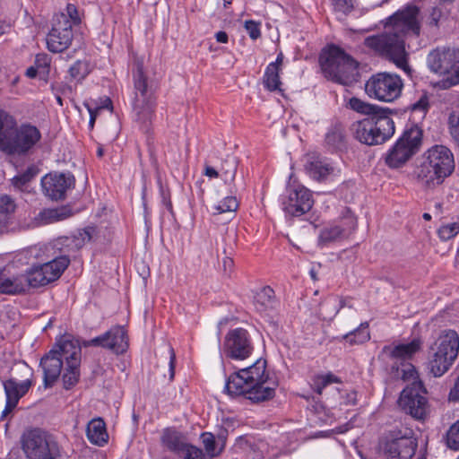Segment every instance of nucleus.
Here are the masks:
<instances>
[{"label":"nucleus","instance_id":"14","mask_svg":"<svg viewBox=\"0 0 459 459\" xmlns=\"http://www.w3.org/2000/svg\"><path fill=\"white\" fill-rule=\"evenodd\" d=\"M225 389L232 396L244 395L253 403L267 401L274 396L273 388L257 389V387H252L241 369L229 377Z\"/></svg>","mask_w":459,"mask_h":459},{"label":"nucleus","instance_id":"29","mask_svg":"<svg viewBox=\"0 0 459 459\" xmlns=\"http://www.w3.org/2000/svg\"><path fill=\"white\" fill-rule=\"evenodd\" d=\"M15 209L16 204L10 195L0 196V235L8 232L13 224Z\"/></svg>","mask_w":459,"mask_h":459},{"label":"nucleus","instance_id":"25","mask_svg":"<svg viewBox=\"0 0 459 459\" xmlns=\"http://www.w3.org/2000/svg\"><path fill=\"white\" fill-rule=\"evenodd\" d=\"M40 366L44 372L45 386H52L59 377L63 368V360L61 357L57 356L56 350H51L41 359Z\"/></svg>","mask_w":459,"mask_h":459},{"label":"nucleus","instance_id":"33","mask_svg":"<svg viewBox=\"0 0 459 459\" xmlns=\"http://www.w3.org/2000/svg\"><path fill=\"white\" fill-rule=\"evenodd\" d=\"M161 442L169 451L176 454L181 453L189 445L180 432L170 429L164 430Z\"/></svg>","mask_w":459,"mask_h":459},{"label":"nucleus","instance_id":"9","mask_svg":"<svg viewBox=\"0 0 459 459\" xmlns=\"http://www.w3.org/2000/svg\"><path fill=\"white\" fill-rule=\"evenodd\" d=\"M21 443L28 459H56L59 456L57 443L40 429L25 430Z\"/></svg>","mask_w":459,"mask_h":459},{"label":"nucleus","instance_id":"36","mask_svg":"<svg viewBox=\"0 0 459 459\" xmlns=\"http://www.w3.org/2000/svg\"><path fill=\"white\" fill-rule=\"evenodd\" d=\"M238 169V160L233 156H228L221 163L220 174L224 182L230 186V193L236 192L234 180Z\"/></svg>","mask_w":459,"mask_h":459},{"label":"nucleus","instance_id":"4","mask_svg":"<svg viewBox=\"0 0 459 459\" xmlns=\"http://www.w3.org/2000/svg\"><path fill=\"white\" fill-rule=\"evenodd\" d=\"M319 60L325 75L332 81L347 86L359 81L358 63L339 47L330 46Z\"/></svg>","mask_w":459,"mask_h":459},{"label":"nucleus","instance_id":"8","mask_svg":"<svg viewBox=\"0 0 459 459\" xmlns=\"http://www.w3.org/2000/svg\"><path fill=\"white\" fill-rule=\"evenodd\" d=\"M422 132L414 126L404 131L403 135L386 152L385 164L391 169H398L405 165L420 150Z\"/></svg>","mask_w":459,"mask_h":459},{"label":"nucleus","instance_id":"6","mask_svg":"<svg viewBox=\"0 0 459 459\" xmlns=\"http://www.w3.org/2000/svg\"><path fill=\"white\" fill-rule=\"evenodd\" d=\"M417 447L413 430L403 427L384 433L378 442L379 453L385 459H411Z\"/></svg>","mask_w":459,"mask_h":459},{"label":"nucleus","instance_id":"34","mask_svg":"<svg viewBox=\"0 0 459 459\" xmlns=\"http://www.w3.org/2000/svg\"><path fill=\"white\" fill-rule=\"evenodd\" d=\"M349 107L362 115H366L368 117H377L378 115H382L384 113H387L389 111L388 108H383L378 107L377 105L370 104L361 100L357 97H352L349 100Z\"/></svg>","mask_w":459,"mask_h":459},{"label":"nucleus","instance_id":"20","mask_svg":"<svg viewBox=\"0 0 459 459\" xmlns=\"http://www.w3.org/2000/svg\"><path fill=\"white\" fill-rule=\"evenodd\" d=\"M458 52L450 48H437L428 56V65L429 69L438 74H446L450 72L455 75V63Z\"/></svg>","mask_w":459,"mask_h":459},{"label":"nucleus","instance_id":"38","mask_svg":"<svg viewBox=\"0 0 459 459\" xmlns=\"http://www.w3.org/2000/svg\"><path fill=\"white\" fill-rule=\"evenodd\" d=\"M333 383H341V379L329 372L327 374H318L311 379V388L317 394H322L323 390L329 385Z\"/></svg>","mask_w":459,"mask_h":459},{"label":"nucleus","instance_id":"24","mask_svg":"<svg viewBox=\"0 0 459 459\" xmlns=\"http://www.w3.org/2000/svg\"><path fill=\"white\" fill-rule=\"evenodd\" d=\"M241 370L252 387H257V389L273 388L275 393V386L277 385L275 382L273 383L272 386L264 385L269 380L268 373H266V360L259 359L252 366Z\"/></svg>","mask_w":459,"mask_h":459},{"label":"nucleus","instance_id":"57","mask_svg":"<svg viewBox=\"0 0 459 459\" xmlns=\"http://www.w3.org/2000/svg\"><path fill=\"white\" fill-rule=\"evenodd\" d=\"M82 345L84 347L96 346V347H102V348L106 349V336H105V333H103V334H101L100 336H97L95 338H92L91 340L83 341Z\"/></svg>","mask_w":459,"mask_h":459},{"label":"nucleus","instance_id":"58","mask_svg":"<svg viewBox=\"0 0 459 459\" xmlns=\"http://www.w3.org/2000/svg\"><path fill=\"white\" fill-rule=\"evenodd\" d=\"M216 443L218 447L220 448V453L221 454L226 446V442L228 438V431L227 429H223L220 430V432L215 437Z\"/></svg>","mask_w":459,"mask_h":459},{"label":"nucleus","instance_id":"48","mask_svg":"<svg viewBox=\"0 0 459 459\" xmlns=\"http://www.w3.org/2000/svg\"><path fill=\"white\" fill-rule=\"evenodd\" d=\"M429 108V101L427 94H422L420 99L411 105V113L419 114L420 118H423Z\"/></svg>","mask_w":459,"mask_h":459},{"label":"nucleus","instance_id":"51","mask_svg":"<svg viewBox=\"0 0 459 459\" xmlns=\"http://www.w3.org/2000/svg\"><path fill=\"white\" fill-rule=\"evenodd\" d=\"M334 10L344 14L351 12L354 7V0H332Z\"/></svg>","mask_w":459,"mask_h":459},{"label":"nucleus","instance_id":"50","mask_svg":"<svg viewBox=\"0 0 459 459\" xmlns=\"http://www.w3.org/2000/svg\"><path fill=\"white\" fill-rule=\"evenodd\" d=\"M42 214H48L49 218L54 221H60L69 217L71 215V211L66 207H62L58 209L45 210Z\"/></svg>","mask_w":459,"mask_h":459},{"label":"nucleus","instance_id":"49","mask_svg":"<svg viewBox=\"0 0 459 459\" xmlns=\"http://www.w3.org/2000/svg\"><path fill=\"white\" fill-rule=\"evenodd\" d=\"M459 233V222H453L441 226L437 234L438 237L443 240L446 241L455 238Z\"/></svg>","mask_w":459,"mask_h":459},{"label":"nucleus","instance_id":"30","mask_svg":"<svg viewBox=\"0 0 459 459\" xmlns=\"http://www.w3.org/2000/svg\"><path fill=\"white\" fill-rule=\"evenodd\" d=\"M106 349L119 354L127 349V336L124 327L117 325L105 333Z\"/></svg>","mask_w":459,"mask_h":459},{"label":"nucleus","instance_id":"63","mask_svg":"<svg viewBox=\"0 0 459 459\" xmlns=\"http://www.w3.org/2000/svg\"><path fill=\"white\" fill-rule=\"evenodd\" d=\"M204 175L209 178H218L220 174V171L216 170L214 168L211 166H206L204 170Z\"/></svg>","mask_w":459,"mask_h":459},{"label":"nucleus","instance_id":"18","mask_svg":"<svg viewBox=\"0 0 459 459\" xmlns=\"http://www.w3.org/2000/svg\"><path fill=\"white\" fill-rule=\"evenodd\" d=\"M313 204L311 192L302 186L289 187L287 196L282 201L284 212L296 217L309 212Z\"/></svg>","mask_w":459,"mask_h":459},{"label":"nucleus","instance_id":"37","mask_svg":"<svg viewBox=\"0 0 459 459\" xmlns=\"http://www.w3.org/2000/svg\"><path fill=\"white\" fill-rule=\"evenodd\" d=\"M342 339L351 345L362 344L368 342L370 339L368 323H361L359 327L342 335Z\"/></svg>","mask_w":459,"mask_h":459},{"label":"nucleus","instance_id":"45","mask_svg":"<svg viewBox=\"0 0 459 459\" xmlns=\"http://www.w3.org/2000/svg\"><path fill=\"white\" fill-rule=\"evenodd\" d=\"M238 207V202L235 196H227L220 203L213 205L214 213H223L227 212H236Z\"/></svg>","mask_w":459,"mask_h":459},{"label":"nucleus","instance_id":"64","mask_svg":"<svg viewBox=\"0 0 459 459\" xmlns=\"http://www.w3.org/2000/svg\"><path fill=\"white\" fill-rule=\"evenodd\" d=\"M216 40L220 43H227L229 37L225 31H218L215 34Z\"/></svg>","mask_w":459,"mask_h":459},{"label":"nucleus","instance_id":"2","mask_svg":"<svg viewBox=\"0 0 459 459\" xmlns=\"http://www.w3.org/2000/svg\"><path fill=\"white\" fill-rule=\"evenodd\" d=\"M133 79L134 86L133 100L134 119L141 131L144 134H150L155 117L158 83L155 80L146 76L143 72V63L142 60L134 62Z\"/></svg>","mask_w":459,"mask_h":459},{"label":"nucleus","instance_id":"17","mask_svg":"<svg viewBox=\"0 0 459 459\" xmlns=\"http://www.w3.org/2000/svg\"><path fill=\"white\" fill-rule=\"evenodd\" d=\"M75 185V178L70 172L49 173L41 179L43 193L51 200H64L67 191L73 189Z\"/></svg>","mask_w":459,"mask_h":459},{"label":"nucleus","instance_id":"39","mask_svg":"<svg viewBox=\"0 0 459 459\" xmlns=\"http://www.w3.org/2000/svg\"><path fill=\"white\" fill-rule=\"evenodd\" d=\"M280 71L281 69L277 68L274 65H267L264 74V85L268 91H274L281 90L280 86L281 82L279 76Z\"/></svg>","mask_w":459,"mask_h":459},{"label":"nucleus","instance_id":"32","mask_svg":"<svg viewBox=\"0 0 459 459\" xmlns=\"http://www.w3.org/2000/svg\"><path fill=\"white\" fill-rule=\"evenodd\" d=\"M87 437L91 444L103 446L108 439L106 424L100 418L91 420L87 426Z\"/></svg>","mask_w":459,"mask_h":459},{"label":"nucleus","instance_id":"56","mask_svg":"<svg viewBox=\"0 0 459 459\" xmlns=\"http://www.w3.org/2000/svg\"><path fill=\"white\" fill-rule=\"evenodd\" d=\"M245 29L252 39H257L261 36L259 23L252 20L245 22Z\"/></svg>","mask_w":459,"mask_h":459},{"label":"nucleus","instance_id":"35","mask_svg":"<svg viewBox=\"0 0 459 459\" xmlns=\"http://www.w3.org/2000/svg\"><path fill=\"white\" fill-rule=\"evenodd\" d=\"M275 303L274 290L270 286L262 288L255 296V308L261 313L273 309Z\"/></svg>","mask_w":459,"mask_h":459},{"label":"nucleus","instance_id":"52","mask_svg":"<svg viewBox=\"0 0 459 459\" xmlns=\"http://www.w3.org/2000/svg\"><path fill=\"white\" fill-rule=\"evenodd\" d=\"M50 60L46 54H39L35 58V67L38 68L39 74H47L48 73Z\"/></svg>","mask_w":459,"mask_h":459},{"label":"nucleus","instance_id":"1","mask_svg":"<svg viewBox=\"0 0 459 459\" xmlns=\"http://www.w3.org/2000/svg\"><path fill=\"white\" fill-rule=\"evenodd\" d=\"M419 14L420 9L413 4L399 9L385 20V30L367 37L364 39V45L409 74L411 69L408 64L405 39L410 35L416 37L420 35Z\"/></svg>","mask_w":459,"mask_h":459},{"label":"nucleus","instance_id":"42","mask_svg":"<svg viewBox=\"0 0 459 459\" xmlns=\"http://www.w3.org/2000/svg\"><path fill=\"white\" fill-rule=\"evenodd\" d=\"M329 305L333 307V312L330 315L331 318L334 317L342 308L345 307H352L350 298L333 297L330 298L325 304L322 305L321 310L325 311Z\"/></svg>","mask_w":459,"mask_h":459},{"label":"nucleus","instance_id":"15","mask_svg":"<svg viewBox=\"0 0 459 459\" xmlns=\"http://www.w3.org/2000/svg\"><path fill=\"white\" fill-rule=\"evenodd\" d=\"M73 38V29L67 15L63 13L55 14L52 28L47 36L48 49L53 53L63 52L70 47Z\"/></svg>","mask_w":459,"mask_h":459},{"label":"nucleus","instance_id":"55","mask_svg":"<svg viewBox=\"0 0 459 459\" xmlns=\"http://www.w3.org/2000/svg\"><path fill=\"white\" fill-rule=\"evenodd\" d=\"M66 14L69 22H71V28L73 29V25H78L81 23V18L77 10V7L74 4H68L66 6Z\"/></svg>","mask_w":459,"mask_h":459},{"label":"nucleus","instance_id":"54","mask_svg":"<svg viewBox=\"0 0 459 459\" xmlns=\"http://www.w3.org/2000/svg\"><path fill=\"white\" fill-rule=\"evenodd\" d=\"M181 452L185 454L184 459H204L202 449L190 444Z\"/></svg>","mask_w":459,"mask_h":459},{"label":"nucleus","instance_id":"5","mask_svg":"<svg viewBox=\"0 0 459 459\" xmlns=\"http://www.w3.org/2000/svg\"><path fill=\"white\" fill-rule=\"evenodd\" d=\"M389 111L377 117H368L356 121L351 132L356 140L366 145L382 144L394 134V123Z\"/></svg>","mask_w":459,"mask_h":459},{"label":"nucleus","instance_id":"19","mask_svg":"<svg viewBox=\"0 0 459 459\" xmlns=\"http://www.w3.org/2000/svg\"><path fill=\"white\" fill-rule=\"evenodd\" d=\"M95 229L92 227L85 228L78 232L77 235L61 237L56 240V247L59 249L61 255L53 260H60L65 258L67 266L70 264L71 257L90 241L92 238Z\"/></svg>","mask_w":459,"mask_h":459},{"label":"nucleus","instance_id":"44","mask_svg":"<svg viewBox=\"0 0 459 459\" xmlns=\"http://www.w3.org/2000/svg\"><path fill=\"white\" fill-rule=\"evenodd\" d=\"M79 377H80L79 366L73 367L72 364L66 365L65 373L63 375L64 387L65 389L72 388L78 382Z\"/></svg>","mask_w":459,"mask_h":459},{"label":"nucleus","instance_id":"16","mask_svg":"<svg viewBox=\"0 0 459 459\" xmlns=\"http://www.w3.org/2000/svg\"><path fill=\"white\" fill-rule=\"evenodd\" d=\"M223 349L227 357L242 360L251 355L254 347L248 332L244 328H236L226 334Z\"/></svg>","mask_w":459,"mask_h":459},{"label":"nucleus","instance_id":"62","mask_svg":"<svg viewBox=\"0 0 459 459\" xmlns=\"http://www.w3.org/2000/svg\"><path fill=\"white\" fill-rule=\"evenodd\" d=\"M176 355L172 348L169 349V379L172 380L175 375Z\"/></svg>","mask_w":459,"mask_h":459},{"label":"nucleus","instance_id":"53","mask_svg":"<svg viewBox=\"0 0 459 459\" xmlns=\"http://www.w3.org/2000/svg\"><path fill=\"white\" fill-rule=\"evenodd\" d=\"M402 365L403 368H402L401 376L403 380H411V383H413L414 381H420L418 378V373L413 365H411V363Z\"/></svg>","mask_w":459,"mask_h":459},{"label":"nucleus","instance_id":"12","mask_svg":"<svg viewBox=\"0 0 459 459\" xmlns=\"http://www.w3.org/2000/svg\"><path fill=\"white\" fill-rule=\"evenodd\" d=\"M67 268V260H51L42 264L30 267L26 273L21 274L25 283V292L30 288L45 286L57 280Z\"/></svg>","mask_w":459,"mask_h":459},{"label":"nucleus","instance_id":"47","mask_svg":"<svg viewBox=\"0 0 459 459\" xmlns=\"http://www.w3.org/2000/svg\"><path fill=\"white\" fill-rule=\"evenodd\" d=\"M38 173V169L35 166H30L27 168V169L20 174L15 176L13 178V184L16 187H22L27 183H29Z\"/></svg>","mask_w":459,"mask_h":459},{"label":"nucleus","instance_id":"27","mask_svg":"<svg viewBox=\"0 0 459 459\" xmlns=\"http://www.w3.org/2000/svg\"><path fill=\"white\" fill-rule=\"evenodd\" d=\"M21 274L0 271V294L19 295L25 293V283Z\"/></svg>","mask_w":459,"mask_h":459},{"label":"nucleus","instance_id":"60","mask_svg":"<svg viewBox=\"0 0 459 459\" xmlns=\"http://www.w3.org/2000/svg\"><path fill=\"white\" fill-rule=\"evenodd\" d=\"M357 392L355 390H351L342 396V403L345 405H355L357 403Z\"/></svg>","mask_w":459,"mask_h":459},{"label":"nucleus","instance_id":"22","mask_svg":"<svg viewBox=\"0 0 459 459\" xmlns=\"http://www.w3.org/2000/svg\"><path fill=\"white\" fill-rule=\"evenodd\" d=\"M357 226L356 219L350 215L344 217L340 224L330 225L321 230L318 242L320 245H327L331 242L348 236Z\"/></svg>","mask_w":459,"mask_h":459},{"label":"nucleus","instance_id":"43","mask_svg":"<svg viewBox=\"0 0 459 459\" xmlns=\"http://www.w3.org/2000/svg\"><path fill=\"white\" fill-rule=\"evenodd\" d=\"M446 444L448 448L459 451V419L446 431Z\"/></svg>","mask_w":459,"mask_h":459},{"label":"nucleus","instance_id":"11","mask_svg":"<svg viewBox=\"0 0 459 459\" xmlns=\"http://www.w3.org/2000/svg\"><path fill=\"white\" fill-rule=\"evenodd\" d=\"M403 87V83L399 75L378 73L367 81L365 91L371 98L384 102H392L401 95Z\"/></svg>","mask_w":459,"mask_h":459},{"label":"nucleus","instance_id":"46","mask_svg":"<svg viewBox=\"0 0 459 459\" xmlns=\"http://www.w3.org/2000/svg\"><path fill=\"white\" fill-rule=\"evenodd\" d=\"M90 73L89 63L87 61L78 60L69 69L72 78L81 81Z\"/></svg>","mask_w":459,"mask_h":459},{"label":"nucleus","instance_id":"3","mask_svg":"<svg viewBox=\"0 0 459 459\" xmlns=\"http://www.w3.org/2000/svg\"><path fill=\"white\" fill-rule=\"evenodd\" d=\"M454 169V154L450 149L444 145H434L424 153L416 174L422 184L435 187L441 185Z\"/></svg>","mask_w":459,"mask_h":459},{"label":"nucleus","instance_id":"28","mask_svg":"<svg viewBox=\"0 0 459 459\" xmlns=\"http://www.w3.org/2000/svg\"><path fill=\"white\" fill-rule=\"evenodd\" d=\"M305 169L310 177L319 181L325 180L334 171V168L326 160L317 156H310L305 164Z\"/></svg>","mask_w":459,"mask_h":459},{"label":"nucleus","instance_id":"21","mask_svg":"<svg viewBox=\"0 0 459 459\" xmlns=\"http://www.w3.org/2000/svg\"><path fill=\"white\" fill-rule=\"evenodd\" d=\"M3 384L6 396V404L3 411L2 417H5L17 406L19 400L28 393L32 382L30 379L27 378L18 383L15 379L10 378Z\"/></svg>","mask_w":459,"mask_h":459},{"label":"nucleus","instance_id":"13","mask_svg":"<svg viewBox=\"0 0 459 459\" xmlns=\"http://www.w3.org/2000/svg\"><path fill=\"white\" fill-rule=\"evenodd\" d=\"M424 394H426V389L421 381L411 383L401 393L400 407L412 418L423 420L427 416L429 409Z\"/></svg>","mask_w":459,"mask_h":459},{"label":"nucleus","instance_id":"40","mask_svg":"<svg viewBox=\"0 0 459 459\" xmlns=\"http://www.w3.org/2000/svg\"><path fill=\"white\" fill-rule=\"evenodd\" d=\"M249 448L247 455L249 459H274L269 453V445L264 441L251 444Z\"/></svg>","mask_w":459,"mask_h":459},{"label":"nucleus","instance_id":"41","mask_svg":"<svg viewBox=\"0 0 459 459\" xmlns=\"http://www.w3.org/2000/svg\"><path fill=\"white\" fill-rule=\"evenodd\" d=\"M200 439L208 455L215 457L221 455L215 436L212 433L204 432L201 434Z\"/></svg>","mask_w":459,"mask_h":459},{"label":"nucleus","instance_id":"59","mask_svg":"<svg viewBox=\"0 0 459 459\" xmlns=\"http://www.w3.org/2000/svg\"><path fill=\"white\" fill-rule=\"evenodd\" d=\"M441 17L442 11L437 7L432 8L429 17V24L433 26H437Z\"/></svg>","mask_w":459,"mask_h":459},{"label":"nucleus","instance_id":"23","mask_svg":"<svg viewBox=\"0 0 459 459\" xmlns=\"http://www.w3.org/2000/svg\"><path fill=\"white\" fill-rule=\"evenodd\" d=\"M53 350H56L57 356H60L62 360H65L66 365L80 366L81 345L77 340L72 339L70 336H64L56 342Z\"/></svg>","mask_w":459,"mask_h":459},{"label":"nucleus","instance_id":"61","mask_svg":"<svg viewBox=\"0 0 459 459\" xmlns=\"http://www.w3.org/2000/svg\"><path fill=\"white\" fill-rule=\"evenodd\" d=\"M84 106L86 107V108L89 111L90 117H94L96 119L100 111V108H98L97 104L96 103L93 104L91 101L85 102Z\"/></svg>","mask_w":459,"mask_h":459},{"label":"nucleus","instance_id":"10","mask_svg":"<svg viewBox=\"0 0 459 459\" xmlns=\"http://www.w3.org/2000/svg\"><path fill=\"white\" fill-rule=\"evenodd\" d=\"M41 139V133L37 126L30 124H17L13 128L1 152L16 156L29 154Z\"/></svg>","mask_w":459,"mask_h":459},{"label":"nucleus","instance_id":"31","mask_svg":"<svg viewBox=\"0 0 459 459\" xmlns=\"http://www.w3.org/2000/svg\"><path fill=\"white\" fill-rule=\"evenodd\" d=\"M325 144L332 152H342L347 149L344 128L337 124L329 128L325 138Z\"/></svg>","mask_w":459,"mask_h":459},{"label":"nucleus","instance_id":"26","mask_svg":"<svg viewBox=\"0 0 459 459\" xmlns=\"http://www.w3.org/2000/svg\"><path fill=\"white\" fill-rule=\"evenodd\" d=\"M420 345L421 342L418 339H414L409 343L395 346L385 345L382 349L381 355L394 360H406L420 351Z\"/></svg>","mask_w":459,"mask_h":459},{"label":"nucleus","instance_id":"7","mask_svg":"<svg viewBox=\"0 0 459 459\" xmlns=\"http://www.w3.org/2000/svg\"><path fill=\"white\" fill-rule=\"evenodd\" d=\"M431 351L428 368L434 377H441L448 371L458 356V333L454 330L443 332L434 342Z\"/></svg>","mask_w":459,"mask_h":459}]
</instances>
